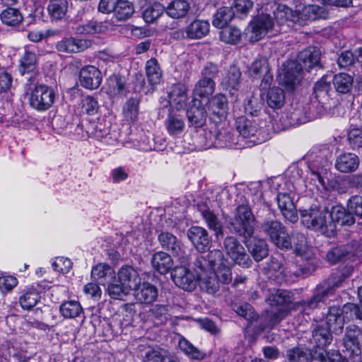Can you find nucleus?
I'll list each match as a JSON object with an SVG mask.
<instances>
[{"mask_svg":"<svg viewBox=\"0 0 362 362\" xmlns=\"http://www.w3.org/2000/svg\"><path fill=\"white\" fill-rule=\"evenodd\" d=\"M223 261V253L220 250H212L206 254L195 256L192 263V269L199 279L201 289L209 294L216 293L220 288L216 265H221Z\"/></svg>","mask_w":362,"mask_h":362,"instance_id":"obj_1","label":"nucleus"},{"mask_svg":"<svg viewBox=\"0 0 362 362\" xmlns=\"http://www.w3.org/2000/svg\"><path fill=\"white\" fill-rule=\"evenodd\" d=\"M321 52L319 48L310 47L301 51L296 60H289L284 64L283 82L287 88L293 89L301 80L303 69L310 71L315 67H320Z\"/></svg>","mask_w":362,"mask_h":362,"instance_id":"obj_2","label":"nucleus"},{"mask_svg":"<svg viewBox=\"0 0 362 362\" xmlns=\"http://www.w3.org/2000/svg\"><path fill=\"white\" fill-rule=\"evenodd\" d=\"M271 11L273 12L276 22V26L285 23H291L303 26L308 21L325 19L328 16L327 11L324 7L317 5L299 6L293 11L286 5L278 4Z\"/></svg>","mask_w":362,"mask_h":362,"instance_id":"obj_3","label":"nucleus"},{"mask_svg":"<svg viewBox=\"0 0 362 362\" xmlns=\"http://www.w3.org/2000/svg\"><path fill=\"white\" fill-rule=\"evenodd\" d=\"M301 222L308 228L319 231L326 236L334 235V226L329 219V211L325 207L311 206L299 211Z\"/></svg>","mask_w":362,"mask_h":362,"instance_id":"obj_4","label":"nucleus"},{"mask_svg":"<svg viewBox=\"0 0 362 362\" xmlns=\"http://www.w3.org/2000/svg\"><path fill=\"white\" fill-rule=\"evenodd\" d=\"M292 247L296 257L299 258L297 262L299 266V272H296V275H309L315 271L317 267V259L314 253L307 244L305 236L303 233H296L292 235Z\"/></svg>","mask_w":362,"mask_h":362,"instance_id":"obj_5","label":"nucleus"},{"mask_svg":"<svg viewBox=\"0 0 362 362\" xmlns=\"http://www.w3.org/2000/svg\"><path fill=\"white\" fill-rule=\"evenodd\" d=\"M344 276L339 273L332 274L326 280L316 287L313 297L302 303L303 312L309 314L310 311L318 308L320 303L335 293V289L341 286Z\"/></svg>","mask_w":362,"mask_h":362,"instance_id":"obj_6","label":"nucleus"},{"mask_svg":"<svg viewBox=\"0 0 362 362\" xmlns=\"http://www.w3.org/2000/svg\"><path fill=\"white\" fill-rule=\"evenodd\" d=\"M261 229L279 248L288 250L292 247L291 238L287 233L286 227L280 221H265L262 223Z\"/></svg>","mask_w":362,"mask_h":362,"instance_id":"obj_7","label":"nucleus"},{"mask_svg":"<svg viewBox=\"0 0 362 362\" xmlns=\"http://www.w3.org/2000/svg\"><path fill=\"white\" fill-rule=\"evenodd\" d=\"M56 99L54 90L48 86L39 84L30 90L29 94L30 105L38 110L46 111L54 104Z\"/></svg>","mask_w":362,"mask_h":362,"instance_id":"obj_8","label":"nucleus"},{"mask_svg":"<svg viewBox=\"0 0 362 362\" xmlns=\"http://www.w3.org/2000/svg\"><path fill=\"white\" fill-rule=\"evenodd\" d=\"M223 249L235 264L245 268L251 266L252 260L249 255L247 254L245 247L235 237L228 235L225 238L223 242Z\"/></svg>","mask_w":362,"mask_h":362,"instance_id":"obj_9","label":"nucleus"},{"mask_svg":"<svg viewBox=\"0 0 362 362\" xmlns=\"http://www.w3.org/2000/svg\"><path fill=\"white\" fill-rule=\"evenodd\" d=\"M274 30L278 32L276 25L269 14H261L250 22L247 28L248 33H250V40L257 42L262 38L267 33Z\"/></svg>","mask_w":362,"mask_h":362,"instance_id":"obj_10","label":"nucleus"},{"mask_svg":"<svg viewBox=\"0 0 362 362\" xmlns=\"http://www.w3.org/2000/svg\"><path fill=\"white\" fill-rule=\"evenodd\" d=\"M362 337V329L351 324L346 327L344 335L341 339L342 344L349 356L361 354L360 339Z\"/></svg>","mask_w":362,"mask_h":362,"instance_id":"obj_11","label":"nucleus"},{"mask_svg":"<svg viewBox=\"0 0 362 362\" xmlns=\"http://www.w3.org/2000/svg\"><path fill=\"white\" fill-rule=\"evenodd\" d=\"M186 264L182 266H176L171 272V277L175 284L179 288L191 291L197 286V278L190 269L186 267Z\"/></svg>","mask_w":362,"mask_h":362,"instance_id":"obj_12","label":"nucleus"},{"mask_svg":"<svg viewBox=\"0 0 362 362\" xmlns=\"http://www.w3.org/2000/svg\"><path fill=\"white\" fill-rule=\"evenodd\" d=\"M102 73L95 66H85L79 72L80 84L86 89L95 90L98 88L102 83Z\"/></svg>","mask_w":362,"mask_h":362,"instance_id":"obj_13","label":"nucleus"},{"mask_svg":"<svg viewBox=\"0 0 362 362\" xmlns=\"http://www.w3.org/2000/svg\"><path fill=\"white\" fill-rule=\"evenodd\" d=\"M187 234L194 247L202 254H204V252L211 247V237L204 228L192 226L188 229Z\"/></svg>","mask_w":362,"mask_h":362,"instance_id":"obj_14","label":"nucleus"},{"mask_svg":"<svg viewBox=\"0 0 362 362\" xmlns=\"http://www.w3.org/2000/svg\"><path fill=\"white\" fill-rule=\"evenodd\" d=\"M342 308L339 306H331L326 314L325 326L335 335H339L343 332L345 320Z\"/></svg>","mask_w":362,"mask_h":362,"instance_id":"obj_15","label":"nucleus"},{"mask_svg":"<svg viewBox=\"0 0 362 362\" xmlns=\"http://www.w3.org/2000/svg\"><path fill=\"white\" fill-rule=\"evenodd\" d=\"M158 240L163 249L170 251L173 255L179 257L181 264H186L189 262L187 255H181L180 243L174 235L168 232H162L159 234Z\"/></svg>","mask_w":362,"mask_h":362,"instance_id":"obj_16","label":"nucleus"},{"mask_svg":"<svg viewBox=\"0 0 362 362\" xmlns=\"http://www.w3.org/2000/svg\"><path fill=\"white\" fill-rule=\"evenodd\" d=\"M192 105L187 112L189 123L194 128H201L205 124L207 118V112L202 101L194 98Z\"/></svg>","mask_w":362,"mask_h":362,"instance_id":"obj_17","label":"nucleus"},{"mask_svg":"<svg viewBox=\"0 0 362 362\" xmlns=\"http://www.w3.org/2000/svg\"><path fill=\"white\" fill-rule=\"evenodd\" d=\"M209 109L212 114V119L218 122L226 119L228 110V103L223 94H216L209 100Z\"/></svg>","mask_w":362,"mask_h":362,"instance_id":"obj_18","label":"nucleus"},{"mask_svg":"<svg viewBox=\"0 0 362 362\" xmlns=\"http://www.w3.org/2000/svg\"><path fill=\"white\" fill-rule=\"evenodd\" d=\"M276 202L284 217L292 223H296L298 216L290 194L286 192H279L276 197Z\"/></svg>","mask_w":362,"mask_h":362,"instance_id":"obj_19","label":"nucleus"},{"mask_svg":"<svg viewBox=\"0 0 362 362\" xmlns=\"http://www.w3.org/2000/svg\"><path fill=\"white\" fill-rule=\"evenodd\" d=\"M242 72L236 65H231L227 69L221 81L223 88L233 95L240 87L241 83Z\"/></svg>","mask_w":362,"mask_h":362,"instance_id":"obj_20","label":"nucleus"},{"mask_svg":"<svg viewBox=\"0 0 362 362\" xmlns=\"http://www.w3.org/2000/svg\"><path fill=\"white\" fill-rule=\"evenodd\" d=\"M247 250L256 262H260L269 255V248L264 239L251 238L245 240Z\"/></svg>","mask_w":362,"mask_h":362,"instance_id":"obj_21","label":"nucleus"},{"mask_svg":"<svg viewBox=\"0 0 362 362\" xmlns=\"http://www.w3.org/2000/svg\"><path fill=\"white\" fill-rule=\"evenodd\" d=\"M118 281L129 291L134 290L141 283L138 272L131 266H123L118 272Z\"/></svg>","mask_w":362,"mask_h":362,"instance_id":"obj_22","label":"nucleus"},{"mask_svg":"<svg viewBox=\"0 0 362 362\" xmlns=\"http://www.w3.org/2000/svg\"><path fill=\"white\" fill-rule=\"evenodd\" d=\"M88 42L85 40L75 37H65L56 44L58 52L64 53H77L88 47Z\"/></svg>","mask_w":362,"mask_h":362,"instance_id":"obj_23","label":"nucleus"},{"mask_svg":"<svg viewBox=\"0 0 362 362\" xmlns=\"http://www.w3.org/2000/svg\"><path fill=\"white\" fill-rule=\"evenodd\" d=\"M169 102L172 107L181 110L186 106L187 100V88L185 84H173L168 93Z\"/></svg>","mask_w":362,"mask_h":362,"instance_id":"obj_24","label":"nucleus"},{"mask_svg":"<svg viewBox=\"0 0 362 362\" xmlns=\"http://www.w3.org/2000/svg\"><path fill=\"white\" fill-rule=\"evenodd\" d=\"M91 277L98 284L105 286L111 281H115L116 274L113 268L108 264L100 263L92 269Z\"/></svg>","mask_w":362,"mask_h":362,"instance_id":"obj_25","label":"nucleus"},{"mask_svg":"<svg viewBox=\"0 0 362 362\" xmlns=\"http://www.w3.org/2000/svg\"><path fill=\"white\" fill-rule=\"evenodd\" d=\"M135 298L141 303H151L158 297L157 288L148 282H144L139 284L134 290Z\"/></svg>","mask_w":362,"mask_h":362,"instance_id":"obj_26","label":"nucleus"},{"mask_svg":"<svg viewBox=\"0 0 362 362\" xmlns=\"http://www.w3.org/2000/svg\"><path fill=\"white\" fill-rule=\"evenodd\" d=\"M210 25L207 21L195 19L186 26L187 38L199 40L209 33Z\"/></svg>","mask_w":362,"mask_h":362,"instance_id":"obj_27","label":"nucleus"},{"mask_svg":"<svg viewBox=\"0 0 362 362\" xmlns=\"http://www.w3.org/2000/svg\"><path fill=\"white\" fill-rule=\"evenodd\" d=\"M332 334L325 325H317L312 331V342L315 346L323 349L332 343Z\"/></svg>","mask_w":362,"mask_h":362,"instance_id":"obj_28","label":"nucleus"},{"mask_svg":"<svg viewBox=\"0 0 362 362\" xmlns=\"http://www.w3.org/2000/svg\"><path fill=\"white\" fill-rule=\"evenodd\" d=\"M69 8L67 0H49L47 12L51 21H61L66 16Z\"/></svg>","mask_w":362,"mask_h":362,"instance_id":"obj_29","label":"nucleus"},{"mask_svg":"<svg viewBox=\"0 0 362 362\" xmlns=\"http://www.w3.org/2000/svg\"><path fill=\"white\" fill-rule=\"evenodd\" d=\"M37 67V57L36 53L30 49H25L20 59L18 71L21 75L35 74Z\"/></svg>","mask_w":362,"mask_h":362,"instance_id":"obj_30","label":"nucleus"},{"mask_svg":"<svg viewBox=\"0 0 362 362\" xmlns=\"http://www.w3.org/2000/svg\"><path fill=\"white\" fill-rule=\"evenodd\" d=\"M228 225L232 227L235 233L244 240L251 238L255 231V226L242 220L240 216L230 218Z\"/></svg>","mask_w":362,"mask_h":362,"instance_id":"obj_31","label":"nucleus"},{"mask_svg":"<svg viewBox=\"0 0 362 362\" xmlns=\"http://www.w3.org/2000/svg\"><path fill=\"white\" fill-rule=\"evenodd\" d=\"M285 358L288 362H312V351L305 346H298L286 350Z\"/></svg>","mask_w":362,"mask_h":362,"instance_id":"obj_32","label":"nucleus"},{"mask_svg":"<svg viewBox=\"0 0 362 362\" xmlns=\"http://www.w3.org/2000/svg\"><path fill=\"white\" fill-rule=\"evenodd\" d=\"M151 264L155 270L161 274H167L173 266V260L165 252H156L151 258Z\"/></svg>","mask_w":362,"mask_h":362,"instance_id":"obj_33","label":"nucleus"},{"mask_svg":"<svg viewBox=\"0 0 362 362\" xmlns=\"http://www.w3.org/2000/svg\"><path fill=\"white\" fill-rule=\"evenodd\" d=\"M165 9L168 16L173 19H180L187 15L190 4L187 0H173Z\"/></svg>","mask_w":362,"mask_h":362,"instance_id":"obj_34","label":"nucleus"},{"mask_svg":"<svg viewBox=\"0 0 362 362\" xmlns=\"http://www.w3.org/2000/svg\"><path fill=\"white\" fill-rule=\"evenodd\" d=\"M136 353L142 362H163V360L159 349L147 344H139L136 348Z\"/></svg>","mask_w":362,"mask_h":362,"instance_id":"obj_35","label":"nucleus"},{"mask_svg":"<svg viewBox=\"0 0 362 362\" xmlns=\"http://www.w3.org/2000/svg\"><path fill=\"white\" fill-rule=\"evenodd\" d=\"M358 164L359 158L356 155L346 153L337 157L335 166L340 172L349 173L355 170L358 168Z\"/></svg>","mask_w":362,"mask_h":362,"instance_id":"obj_36","label":"nucleus"},{"mask_svg":"<svg viewBox=\"0 0 362 362\" xmlns=\"http://www.w3.org/2000/svg\"><path fill=\"white\" fill-rule=\"evenodd\" d=\"M146 76L148 83L155 86L160 83L163 76V72L158 60L151 58L146 62Z\"/></svg>","mask_w":362,"mask_h":362,"instance_id":"obj_37","label":"nucleus"},{"mask_svg":"<svg viewBox=\"0 0 362 362\" xmlns=\"http://www.w3.org/2000/svg\"><path fill=\"white\" fill-rule=\"evenodd\" d=\"M202 214L209 228L214 231L216 240H219L223 238L224 236L223 226L218 216L209 209L202 211Z\"/></svg>","mask_w":362,"mask_h":362,"instance_id":"obj_38","label":"nucleus"},{"mask_svg":"<svg viewBox=\"0 0 362 362\" xmlns=\"http://www.w3.org/2000/svg\"><path fill=\"white\" fill-rule=\"evenodd\" d=\"M332 83L337 93L346 94L352 89L354 78L348 74L340 73L334 76Z\"/></svg>","mask_w":362,"mask_h":362,"instance_id":"obj_39","label":"nucleus"},{"mask_svg":"<svg viewBox=\"0 0 362 362\" xmlns=\"http://www.w3.org/2000/svg\"><path fill=\"white\" fill-rule=\"evenodd\" d=\"M59 312L65 319H74L83 313V308L77 300H67L60 305Z\"/></svg>","mask_w":362,"mask_h":362,"instance_id":"obj_40","label":"nucleus"},{"mask_svg":"<svg viewBox=\"0 0 362 362\" xmlns=\"http://www.w3.org/2000/svg\"><path fill=\"white\" fill-rule=\"evenodd\" d=\"M165 124L168 134L171 136L181 134L185 127L182 117L173 112L168 114Z\"/></svg>","mask_w":362,"mask_h":362,"instance_id":"obj_41","label":"nucleus"},{"mask_svg":"<svg viewBox=\"0 0 362 362\" xmlns=\"http://www.w3.org/2000/svg\"><path fill=\"white\" fill-rule=\"evenodd\" d=\"M216 88L214 80H209L200 78L196 83L193 93L194 96H199L201 98H208L211 95Z\"/></svg>","mask_w":362,"mask_h":362,"instance_id":"obj_42","label":"nucleus"},{"mask_svg":"<svg viewBox=\"0 0 362 362\" xmlns=\"http://www.w3.org/2000/svg\"><path fill=\"white\" fill-rule=\"evenodd\" d=\"M40 300V292L31 287L28 288L19 298V303L23 309L30 310L35 307Z\"/></svg>","mask_w":362,"mask_h":362,"instance_id":"obj_43","label":"nucleus"},{"mask_svg":"<svg viewBox=\"0 0 362 362\" xmlns=\"http://www.w3.org/2000/svg\"><path fill=\"white\" fill-rule=\"evenodd\" d=\"M234 17V12L232 8L230 7H221L218 8L216 13L214 15L212 21V25L218 28H223L226 27L228 23Z\"/></svg>","mask_w":362,"mask_h":362,"instance_id":"obj_44","label":"nucleus"},{"mask_svg":"<svg viewBox=\"0 0 362 362\" xmlns=\"http://www.w3.org/2000/svg\"><path fill=\"white\" fill-rule=\"evenodd\" d=\"M85 132L89 137H93L97 139H101L109 134V129L99 122H86L81 124Z\"/></svg>","mask_w":362,"mask_h":362,"instance_id":"obj_45","label":"nucleus"},{"mask_svg":"<svg viewBox=\"0 0 362 362\" xmlns=\"http://www.w3.org/2000/svg\"><path fill=\"white\" fill-rule=\"evenodd\" d=\"M288 311L286 309H278L277 310L267 311L263 316L265 320V325L263 329H272L282 321L288 315Z\"/></svg>","mask_w":362,"mask_h":362,"instance_id":"obj_46","label":"nucleus"},{"mask_svg":"<svg viewBox=\"0 0 362 362\" xmlns=\"http://www.w3.org/2000/svg\"><path fill=\"white\" fill-rule=\"evenodd\" d=\"M220 40L227 44L236 45L242 38V31L235 26H226L219 33Z\"/></svg>","mask_w":362,"mask_h":362,"instance_id":"obj_47","label":"nucleus"},{"mask_svg":"<svg viewBox=\"0 0 362 362\" xmlns=\"http://www.w3.org/2000/svg\"><path fill=\"white\" fill-rule=\"evenodd\" d=\"M2 23L8 26H16L23 22V16L19 10L7 8L0 14Z\"/></svg>","mask_w":362,"mask_h":362,"instance_id":"obj_48","label":"nucleus"},{"mask_svg":"<svg viewBox=\"0 0 362 362\" xmlns=\"http://www.w3.org/2000/svg\"><path fill=\"white\" fill-rule=\"evenodd\" d=\"M267 103L271 108H281L285 103L284 91L280 88L269 89L267 94Z\"/></svg>","mask_w":362,"mask_h":362,"instance_id":"obj_49","label":"nucleus"},{"mask_svg":"<svg viewBox=\"0 0 362 362\" xmlns=\"http://www.w3.org/2000/svg\"><path fill=\"white\" fill-rule=\"evenodd\" d=\"M108 86L110 91L115 95H126L129 92L126 86L125 78L120 75L114 74L108 79Z\"/></svg>","mask_w":362,"mask_h":362,"instance_id":"obj_50","label":"nucleus"},{"mask_svg":"<svg viewBox=\"0 0 362 362\" xmlns=\"http://www.w3.org/2000/svg\"><path fill=\"white\" fill-rule=\"evenodd\" d=\"M236 129L243 137H251L255 136L257 132V127L252 121L244 117H238L235 121Z\"/></svg>","mask_w":362,"mask_h":362,"instance_id":"obj_51","label":"nucleus"},{"mask_svg":"<svg viewBox=\"0 0 362 362\" xmlns=\"http://www.w3.org/2000/svg\"><path fill=\"white\" fill-rule=\"evenodd\" d=\"M106 285V291L112 299L122 300L130 291L124 285L121 284L116 277L115 281H111V282L107 283Z\"/></svg>","mask_w":362,"mask_h":362,"instance_id":"obj_52","label":"nucleus"},{"mask_svg":"<svg viewBox=\"0 0 362 362\" xmlns=\"http://www.w3.org/2000/svg\"><path fill=\"white\" fill-rule=\"evenodd\" d=\"M341 308L344 317L349 321H362V301L357 303H346Z\"/></svg>","mask_w":362,"mask_h":362,"instance_id":"obj_53","label":"nucleus"},{"mask_svg":"<svg viewBox=\"0 0 362 362\" xmlns=\"http://www.w3.org/2000/svg\"><path fill=\"white\" fill-rule=\"evenodd\" d=\"M139 112V100L136 98H129L123 107V114L127 121L135 122Z\"/></svg>","mask_w":362,"mask_h":362,"instance_id":"obj_54","label":"nucleus"},{"mask_svg":"<svg viewBox=\"0 0 362 362\" xmlns=\"http://www.w3.org/2000/svg\"><path fill=\"white\" fill-rule=\"evenodd\" d=\"M267 301L272 306L288 305L292 301V296L286 290H277L275 293L269 295Z\"/></svg>","mask_w":362,"mask_h":362,"instance_id":"obj_55","label":"nucleus"},{"mask_svg":"<svg viewBox=\"0 0 362 362\" xmlns=\"http://www.w3.org/2000/svg\"><path fill=\"white\" fill-rule=\"evenodd\" d=\"M134 12V8L132 3L127 0H119L114 15L119 21H125L130 18Z\"/></svg>","mask_w":362,"mask_h":362,"instance_id":"obj_56","label":"nucleus"},{"mask_svg":"<svg viewBox=\"0 0 362 362\" xmlns=\"http://www.w3.org/2000/svg\"><path fill=\"white\" fill-rule=\"evenodd\" d=\"M179 346L186 355L192 359L202 360L204 358L205 354L184 337L180 339Z\"/></svg>","mask_w":362,"mask_h":362,"instance_id":"obj_57","label":"nucleus"},{"mask_svg":"<svg viewBox=\"0 0 362 362\" xmlns=\"http://www.w3.org/2000/svg\"><path fill=\"white\" fill-rule=\"evenodd\" d=\"M227 259L223 257V264L221 265H216V275H217L219 283L223 284L231 283L233 279L232 269L227 266Z\"/></svg>","mask_w":362,"mask_h":362,"instance_id":"obj_58","label":"nucleus"},{"mask_svg":"<svg viewBox=\"0 0 362 362\" xmlns=\"http://www.w3.org/2000/svg\"><path fill=\"white\" fill-rule=\"evenodd\" d=\"M165 11V7L158 3H155L148 6L143 12L144 20L146 23H153L158 18L163 12Z\"/></svg>","mask_w":362,"mask_h":362,"instance_id":"obj_59","label":"nucleus"},{"mask_svg":"<svg viewBox=\"0 0 362 362\" xmlns=\"http://www.w3.org/2000/svg\"><path fill=\"white\" fill-rule=\"evenodd\" d=\"M233 309L238 315L244 317L247 321H252L257 318V313L249 303L235 304Z\"/></svg>","mask_w":362,"mask_h":362,"instance_id":"obj_60","label":"nucleus"},{"mask_svg":"<svg viewBox=\"0 0 362 362\" xmlns=\"http://www.w3.org/2000/svg\"><path fill=\"white\" fill-rule=\"evenodd\" d=\"M330 85L327 83L324 78L319 80L314 86L315 97L319 102L326 100L329 97V91Z\"/></svg>","mask_w":362,"mask_h":362,"instance_id":"obj_61","label":"nucleus"},{"mask_svg":"<svg viewBox=\"0 0 362 362\" xmlns=\"http://www.w3.org/2000/svg\"><path fill=\"white\" fill-rule=\"evenodd\" d=\"M81 107L83 112L89 115H94L98 113L100 105L95 98L87 95L82 98Z\"/></svg>","mask_w":362,"mask_h":362,"instance_id":"obj_62","label":"nucleus"},{"mask_svg":"<svg viewBox=\"0 0 362 362\" xmlns=\"http://www.w3.org/2000/svg\"><path fill=\"white\" fill-rule=\"evenodd\" d=\"M150 313L152 317L158 320V324H164L169 318L168 307L164 305H153L150 310Z\"/></svg>","mask_w":362,"mask_h":362,"instance_id":"obj_63","label":"nucleus"},{"mask_svg":"<svg viewBox=\"0 0 362 362\" xmlns=\"http://www.w3.org/2000/svg\"><path fill=\"white\" fill-rule=\"evenodd\" d=\"M313 360L314 362H339L341 354L336 350L322 351L319 353L317 357Z\"/></svg>","mask_w":362,"mask_h":362,"instance_id":"obj_64","label":"nucleus"}]
</instances>
